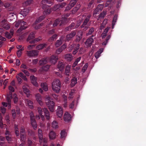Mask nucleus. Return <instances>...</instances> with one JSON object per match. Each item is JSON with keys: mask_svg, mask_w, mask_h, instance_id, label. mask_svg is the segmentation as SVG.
Here are the masks:
<instances>
[{"mask_svg": "<svg viewBox=\"0 0 146 146\" xmlns=\"http://www.w3.org/2000/svg\"><path fill=\"white\" fill-rule=\"evenodd\" d=\"M45 103L48 106L49 110L51 112L54 110V103L52 100L51 98L48 96H46L45 98Z\"/></svg>", "mask_w": 146, "mask_h": 146, "instance_id": "nucleus-1", "label": "nucleus"}, {"mask_svg": "<svg viewBox=\"0 0 146 146\" xmlns=\"http://www.w3.org/2000/svg\"><path fill=\"white\" fill-rule=\"evenodd\" d=\"M14 24L16 28H18L19 26H20V28L17 31L18 33H20L22 30L25 29L27 27V26H25L26 23L22 20L16 21L14 23Z\"/></svg>", "mask_w": 146, "mask_h": 146, "instance_id": "nucleus-2", "label": "nucleus"}, {"mask_svg": "<svg viewBox=\"0 0 146 146\" xmlns=\"http://www.w3.org/2000/svg\"><path fill=\"white\" fill-rule=\"evenodd\" d=\"M61 87L60 81L58 79L54 80L52 83V89L56 93H58L60 90Z\"/></svg>", "mask_w": 146, "mask_h": 146, "instance_id": "nucleus-3", "label": "nucleus"}, {"mask_svg": "<svg viewBox=\"0 0 146 146\" xmlns=\"http://www.w3.org/2000/svg\"><path fill=\"white\" fill-rule=\"evenodd\" d=\"M35 99L39 104L42 106L43 105V102L42 101V99L41 95L39 93H37L35 95Z\"/></svg>", "mask_w": 146, "mask_h": 146, "instance_id": "nucleus-4", "label": "nucleus"}, {"mask_svg": "<svg viewBox=\"0 0 146 146\" xmlns=\"http://www.w3.org/2000/svg\"><path fill=\"white\" fill-rule=\"evenodd\" d=\"M44 18V16H42L40 17L38 19H37L34 23L33 25V26L34 27L35 29H39L40 28L41 25V24H40L38 25H36L35 26H34L37 23L41 21Z\"/></svg>", "mask_w": 146, "mask_h": 146, "instance_id": "nucleus-5", "label": "nucleus"}, {"mask_svg": "<svg viewBox=\"0 0 146 146\" xmlns=\"http://www.w3.org/2000/svg\"><path fill=\"white\" fill-rule=\"evenodd\" d=\"M56 113L58 117L60 118L62 117L63 114L62 108L60 106H58L56 110Z\"/></svg>", "mask_w": 146, "mask_h": 146, "instance_id": "nucleus-6", "label": "nucleus"}, {"mask_svg": "<svg viewBox=\"0 0 146 146\" xmlns=\"http://www.w3.org/2000/svg\"><path fill=\"white\" fill-rule=\"evenodd\" d=\"M20 134L21 140L24 141L25 139V131L23 127H21Z\"/></svg>", "mask_w": 146, "mask_h": 146, "instance_id": "nucleus-7", "label": "nucleus"}, {"mask_svg": "<svg viewBox=\"0 0 146 146\" xmlns=\"http://www.w3.org/2000/svg\"><path fill=\"white\" fill-rule=\"evenodd\" d=\"M30 79L32 84L35 87H38V85L37 82V78L34 76H30Z\"/></svg>", "mask_w": 146, "mask_h": 146, "instance_id": "nucleus-8", "label": "nucleus"}, {"mask_svg": "<svg viewBox=\"0 0 146 146\" xmlns=\"http://www.w3.org/2000/svg\"><path fill=\"white\" fill-rule=\"evenodd\" d=\"M27 55L30 57H33L36 56L38 54V52L36 50H33L27 51Z\"/></svg>", "mask_w": 146, "mask_h": 146, "instance_id": "nucleus-9", "label": "nucleus"}, {"mask_svg": "<svg viewBox=\"0 0 146 146\" xmlns=\"http://www.w3.org/2000/svg\"><path fill=\"white\" fill-rule=\"evenodd\" d=\"M25 76L23 73L21 72L16 76V78L19 84H21L22 83V79L21 78H22Z\"/></svg>", "mask_w": 146, "mask_h": 146, "instance_id": "nucleus-10", "label": "nucleus"}, {"mask_svg": "<svg viewBox=\"0 0 146 146\" xmlns=\"http://www.w3.org/2000/svg\"><path fill=\"white\" fill-rule=\"evenodd\" d=\"M58 59V57L57 56L52 55L50 57L49 62L52 64H55L57 60Z\"/></svg>", "mask_w": 146, "mask_h": 146, "instance_id": "nucleus-11", "label": "nucleus"}, {"mask_svg": "<svg viewBox=\"0 0 146 146\" xmlns=\"http://www.w3.org/2000/svg\"><path fill=\"white\" fill-rule=\"evenodd\" d=\"M50 59V57H45L41 59L39 62V64L40 65H42L48 62H49V59Z\"/></svg>", "mask_w": 146, "mask_h": 146, "instance_id": "nucleus-12", "label": "nucleus"}, {"mask_svg": "<svg viewBox=\"0 0 146 146\" xmlns=\"http://www.w3.org/2000/svg\"><path fill=\"white\" fill-rule=\"evenodd\" d=\"M38 135L39 139V142L40 143H42L43 141V133L42 130L39 129L38 130Z\"/></svg>", "mask_w": 146, "mask_h": 146, "instance_id": "nucleus-13", "label": "nucleus"}, {"mask_svg": "<svg viewBox=\"0 0 146 146\" xmlns=\"http://www.w3.org/2000/svg\"><path fill=\"white\" fill-rule=\"evenodd\" d=\"M104 7V5L102 4H99L97 6L96 8L94 11V14H97L100 11H101Z\"/></svg>", "mask_w": 146, "mask_h": 146, "instance_id": "nucleus-14", "label": "nucleus"}, {"mask_svg": "<svg viewBox=\"0 0 146 146\" xmlns=\"http://www.w3.org/2000/svg\"><path fill=\"white\" fill-rule=\"evenodd\" d=\"M1 25L2 27L6 30L9 29L10 27V26L7 24V22L5 19L2 21Z\"/></svg>", "mask_w": 146, "mask_h": 146, "instance_id": "nucleus-15", "label": "nucleus"}, {"mask_svg": "<svg viewBox=\"0 0 146 146\" xmlns=\"http://www.w3.org/2000/svg\"><path fill=\"white\" fill-rule=\"evenodd\" d=\"M70 115L67 112H66L64 115V119L65 121H68L71 119Z\"/></svg>", "mask_w": 146, "mask_h": 146, "instance_id": "nucleus-16", "label": "nucleus"}, {"mask_svg": "<svg viewBox=\"0 0 146 146\" xmlns=\"http://www.w3.org/2000/svg\"><path fill=\"white\" fill-rule=\"evenodd\" d=\"M76 34L75 31H72L69 34L67 35L66 37V39L67 40H69L71 38L73 37Z\"/></svg>", "mask_w": 146, "mask_h": 146, "instance_id": "nucleus-17", "label": "nucleus"}, {"mask_svg": "<svg viewBox=\"0 0 146 146\" xmlns=\"http://www.w3.org/2000/svg\"><path fill=\"white\" fill-rule=\"evenodd\" d=\"M21 11L20 14L22 15L23 16H25L29 12V9L27 8H25L23 10L21 9Z\"/></svg>", "mask_w": 146, "mask_h": 146, "instance_id": "nucleus-18", "label": "nucleus"}, {"mask_svg": "<svg viewBox=\"0 0 146 146\" xmlns=\"http://www.w3.org/2000/svg\"><path fill=\"white\" fill-rule=\"evenodd\" d=\"M94 40L92 38H90L88 39L85 42V44L88 47H89L91 46L92 43L93 42Z\"/></svg>", "mask_w": 146, "mask_h": 146, "instance_id": "nucleus-19", "label": "nucleus"}, {"mask_svg": "<svg viewBox=\"0 0 146 146\" xmlns=\"http://www.w3.org/2000/svg\"><path fill=\"white\" fill-rule=\"evenodd\" d=\"M82 31L78 32L77 34V38L76 40V42H79L82 39Z\"/></svg>", "mask_w": 146, "mask_h": 146, "instance_id": "nucleus-20", "label": "nucleus"}, {"mask_svg": "<svg viewBox=\"0 0 146 146\" xmlns=\"http://www.w3.org/2000/svg\"><path fill=\"white\" fill-rule=\"evenodd\" d=\"M25 103L26 105L29 106L30 108H33V102L27 99L25 100Z\"/></svg>", "mask_w": 146, "mask_h": 146, "instance_id": "nucleus-21", "label": "nucleus"}, {"mask_svg": "<svg viewBox=\"0 0 146 146\" xmlns=\"http://www.w3.org/2000/svg\"><path fill=\"white\" fill-rule=\"evenodd\" d=\"M56 133L53 131H51L49 134V137L50 139H54L56 138Z\"/></svg>", "mask_w": 146, "mask_h": 146, "instance_id": "nucleus-22", "label": "nucleus"}, {"mask_svg": "<svg viewBox=\"0 0 146 146\" xmlns=\"http://www.w3.org/2000/svg\"><path fill=\"white\" fill-rule=\"evenodd\" d=\"M23 89L24 93L26 95L27 97H29L30 95V93L29 90L25 86H23Z\"/></svg>", "mask_w": 146, "mask_h": 146, "instance_id": "nucleus-23", "label": "nucleus"}, {"mask_svg": "<svg viewBox=\"0 0 146 146\" xmlns=\"http://www.w3.org/2000/svg\"><path fill=\"white\" fill-rule=\"evenodd\" d=\"M43 110L44 113L45 114L46 118L48 119H49L50 118V113L47 109L46 108H44L43 109Z\"/></svg>", "mask_w": 146, "mask_h": 146, "instance_id": "nucleus-24", "label": "nucleus"}, {"mask_svg": "<svg viewBox=\"0 0 146 146\" xmlns=\"http://www.w3.org/2000/svg\"><path fill=\"white\" fill-rule=\"evenodd\" d=\"M65 58L68 61H70L73 59V56L70 54H68L65 55Z\"/></svg>", "mask_w": 146, "mask_h": 146, "instance_id": "nucleus-25", "label": "nucleus"}, {"mask_svg": "<svg viewBox=\"0 0 146 146\" xmlns=\"http://www.w3.org/2000/svg\"><path fill=\"white\" fill-rule=\"evenodd\" d=\"M13 30L11 29L10 31V33H9L8 32H6L5 33V36L7 38H10L13 35Z\"/></svg>", "mask_w": 146, "mask_h": 146, "instance_id": "nucleus-26", "label": "nucleus"}, {"mask_svg": "<svg viewBox=\"0 0 146 146\" xmlns=\"http://www.w3.org/2000/svg\"><path fill=\"white\" fill-rule=\"evenodd\" d=\"M64 38V37L62 36L61 37L60 40H58L57 41L56 43L55 44V46L56 47L59 46L62 43V41Z\"/></svg>", "mask_w": 146, "mask_h": 146, "instance_id": "nucleus-27", "label": "nucleus"}, {"mask_svg": "<svg viewBox=\"0 0 146 146\" xmlns=\"http://www.w3.org/2000/svg\"><path fill=\"white\" fill-rule=\"evenodd\" d=\"M40 86L41 88L45 91H47L48 90L47 85L45 83H42L41 84Z\"/></svg>", "mask_w": 146, "mask_h": 146, "instance_id": "nucleus-28", "label": "nucleus"}, {"mask_svg": "<svg viewBox=\"0 0 146 146\" xmlns=\"http://www.w3.org/2000/svg\"><path fill=\"white\" fill-rule=\"evenodd\" d=\"M90 17L91 15L90 14H88V15L83 23V25L81 26V28L83 27L84 25H85L87 24V23L89 21L90 18Z\"/></svg>", "mask_w": 146, "mask_h": 146, "instance_id": "nucleus-29", "label": "nucleus"}, {"mask_svg": "<svg viewBox=\"0 0 146 146\" xmlns=\"http://www.w3.org/2000/svg\"><path fill=\"white\" fill-rule=\"evenodd\" d=\"M90 17L91 15L90 14H88V15L83 23V25L81 26V28L83 27L84 25H85L87 24V23L89 21L90 18Z\"/></svg>", "mask_w": 146, "mask_h": 146, "instance_id": "nucleus-30", "label": "nucleus"}, {"mask_svg": "<svg viewBox=\"0 0 146 146\" xmlns=\"http://www.w3.org/2000/svg\"><path fill=\"white\" fill-rule=\"evenodd\" d=\"M64 64L61 62H59L58 65V68L60 71L62 70L64 68Z\"/></svg>", "mask_w": 146, "mask_h": 146, "instance_id": "nucleus-31", "label": "nucleus"}, {"mask_svg": "<svg viewBox=\"0 0 146 146\" xmlns=\"http://www.w3.org/2000/svg\"><path fill=\"white\" fill-rule=\"evenodd\" d=\"M31 123L33 128L34 129H36L37 128V124L35 120H31Z\"/></svg>", "mask_w": 146, "mask_h": 146, "instance_id": "nucleus-32", "label": "nucleus"}, {"mask_svg": "<svg viewBox=\"0 0 146 146\" xmlns=\"http://www.w3.org/2000/svg\"><path fill=\"white\" fill-rule=\"evenodd\" d=\"M46 45V44H40L36 46V49L38 50H41Z\"/></svg>", "mask_w": 146, "mask_h": 146, "instance_id": "nucleus-33", "label": "nucleus"}, {"mask_svg": "<svg viewBox=\"0 0 146 146\" xmlns=\"http://www.w3.org/2000/svg\"><path fill=\"white\" fill-rule=\"evenodd\" d=\"M60 138L61 139H64L66 136V133L65 131L63 130L61 131L60 133Z\"/></svg>", "mask_w": 146, "mask_h": 146, "instance_id": "nucleus-34", "label": "nucleus"}, {"mask_svg": "<svg viewBox=\"0 0 146 146\" xmlns=\"http://www.w3.org/2000/svg\"><path fill=\"white\" fill-rule=\"evenodd\" d=\"M103 51V48H101L99 51L96 52L95 54V57L96 58H99L100 55V54Z\"/></svg>", "mask_w": 146, "mask_h": 146, "instance_id": "nucleus-35", "label": "nucleus"}, {"mask_svg": "<svg viewBox=\"0 0 146 146\" xmlns=\"http://www.w3.org/2000/svg\"><path fill=\"white\" fill-rule=\"evenodd\" d=\"M109 29L110 28L108 27L104 30L103 33H102L101 35L102 37V38H104L105 37L106 35V34Z\"/></svg>", "mask_w": 146, "mask_h": 146, "instance_id": "nucleus-36", "label": "nucleus"}, {"mask_svg": "<svg viewBox=\"0 0 146 146\" xmlns=\"http://www.w3.org/2000/svg\"><path fill=\"white\" fill-rule=\"evenodd\" d=\"M109 29L110 28L108 27L104 30L103 33H102L101 35L102 37V38H104L105 37L106 35V34Z\"/></svg>", "mask_w": 146, "mask_h": 146, "instance_id": "nucleus-37", "label": "nucleus"}, {"mask_svg": "<svg viewBox=\"0 0 146 146\" xmlns=\"http://www.w3.org/2000/svg\"><path fill=\"white\" fill-rule=\"evenodd\" d=\"M76 3V1L75 0H71L69 4L68 7H69V9H70L72 7H73Z\"/></svg>", "mask_w": 146, "mask_h": 146, "instance_id": "nucleus-38", "label": "nucleus"}, {"mask_svg": "<svg viewBox=\"0 0 146 146\" xmlns=\"http://www.w3.org/2000/svg\"><path fill=\"white\" fill-rule=\"evenodd\" d=\"M117 15H115L113 19V21H112V28L113 29L114 27V26L115 24V23L116 22L117 19Z\"/></svg>", "mask_w": 146, "mask_h": 146, "instance_id": "nucleus-39", "label": "nucleus"}, {"mask_svg": "<svg viewBox=\"0 0 146 146\" xmlns=\"http://www.w3.org/2000/svg\"><path fill=\"white\" fill-rule=\"evenodd\" d=\"M2 116L1 113H0V127L1 128H3L4 126H6L5 124H3V122L2 120Z\"/></svg>", "mask_w": 146, "mask_h": 146, "instance_id": "nucleus-40", "label": "nucleus"}, {"mask_svg": "<svg viewBox=\"0 0 146 146\" xmlns=\"http://www.w3.org/2000/svg\"><path fill=\"white\" fill-rule=\"evenodd\" d=\"M52 127L54 129H56L58 127V123L55 121H54L52 123Z\"/></svg>", "mask_w": 146, "mask_h": 146, "instance_id": "nucleus-41", "label": "nucleus"}, {"mask_svg": "<svg viewBox=\"0 0 146 146\" xmlns=\"http://www.w3.org/2000/svg\"><path fill=\"white\" fill-rule=\"evenodd\" d=\"M10 97L11 98H13L12 96V94H10L9 96V95L7 96V100L9 103V105L8 106V108L9 109L10 108H11L10 104V99L9 98Z\"/></svg>", "mask_w": 146, "mask_h": 146, "instance_id": "nucleus-42", "label": "nucleus"}, {"mask_svg": "<svg viewBox=\"0 0 146 146\" xmlns=\"http://www.w3.org/2000/svg\"><path fill=\"white\" fill-rule=\"evenodd\" d=\"M50 67V65H47L46 66H43L42 68H41L40 70L41 71H42V70H44V71H47V70Z\"/></svg>", "mask_w": 146, "mask_h": 146, "instance_id": "nucleus-43", "label": "nucleus"}, {"mask_svg": "<svg viewBox=\"0 0 146 146\" xmlns=\"http://www.w3.org/2000/svg\"><path fill=\"white\" fill-rule=\"evenodd\" d=\"M34 38V33H31L29 35L28 38H27V41H29L31 40L32 39Z\"/></svg>", "mask_w": 146, "mask_h": 146, "instance_id": "nucleus-44", "label": "nucleus"}, {"mask_svg": "<svg viewBox=\"0 0 146 146\" xmlns=\"http://www.w3.org/2000/svg\"><path fill=\"white\" fill-rule=\"evenodd\" d=\"M81 58V57H79L74 62V64H73L72 65V67L74 68L75 66H76L78 62L80 61V60Z\"/></svg>", "mask_w": 146, "mask_h": 146, "instance_id": "nucleus-45", "label": "nucleus"}, {"mask_svg": "<svg viewBox=\"0 0 146 146\" xmlns=\"http://www.w3.org/2000/svg\"><path fill=\"white\" fill-rule=\"evenodd\" d=\"M24 48L23 47L19 49L17 52V56L19 57H20L21 55L22 51L23 50Z\"/></svg>", "mask_w": 146, "mask_h": 146, "instance_id": "nucleus-46", "label": "nucleus"}, {"mask_svg": "<svg viewBox=\"0 0 146 146\" xmlns=\"http://www.w3.org/2000/svg\"><path fill=\"white\" fill-rule=\"evenodd\" d=\"M77 79L75 78H73L72 80V82L71 83V86H74L77 83Z\"/></svg>", "mask_w": 146, "mask_h": 146, "instance_id": "nucleus-47", "label": "nucleus"}, {"mask_svg": "<svg viewBox=\"0 0 146 146\" xmlns=\"http://www.w3.org/2000/svg\"><path fill=\"white\" fill-rule=\"evenodd\" d=\"M79 44H76V46L74 48V50L73 52V54H75L77 52V50L79 48Z\"/></svg>", "mask_w": 146, "mask_h": 146, "instance_id": "nucleus-48", "label": "nucleus"}, {"mask_svg": "<svg viewBox=\"0 0 146 146\" xmlns=\"http://www.w3.org/2000/svg\"><path fill=\"white\" fill-rule=\"evenodd\" d=\"M71 68L70 65H68L66 67L65 70V73L66 74L68 75V73H69Z\"/></svg>", "mask_w": 146, "mask_h": 146, "instance_id": "nucleus-49", "label": "nucleus"}, {"mask_svg": "<svg viewBox=\"0 0 146 146\" xmlns=\"http://www.w3.org/2000/svg\"><path fill=\"white\" fill-rule=\"evenodd\" d=\"M42 39V38L40 37H38V38H36L33 40H32L29 42V43H34L36 41H38L40 40H41Z\"/></svg>", "mask_w": 146, "mask_h": 146, "instance_id": "nucleus-50", "label": "nucleus"}, {"mask_svg": "<svg viewBox=\"0 0 146 146\" xmlns=\"http://www.w3.org/2000/svg\"><path fill=\"white\" fill-rule=\"evenodd\" d=\"M15 134L17 136L19 135V132L18 130V128L17 125H15Z\"/></svg>", "mask_w": 146, "mask_h": 146, "instance_id": "nucleus-51", "label": "nucleus"}, {"mask_svg": "<svg viewBox=\"0 0 146 146\" xmlns=\"http://www.w3.org/2000/svg\"><path fill=\"white\" fill-rule=\"evenodd\" d=\"M9 18H10L9 20H10V21H11V20H13V19L14 18V17H16V14H15L14 13H10L9 15Z\"/></svg>", "mask_w": 146, "mask_h": 146, "instance_id": "nucleus-52", "label": "nucleus"}, {"mask_svg": "<svg viewBox=\"0 0 146 146\" xmlns=\"http://www.w3.org/2000/svg\"><path fill=\"white\" fill-rule=\"evenodd\" d=\"M112 0H108L106 3L105 7H111V1Z\"/></svg>", "mask_w": 146, "mask_h": 146, "instance_id": "nucleus-53", "label": "nucleus"}, {"mask_svg": "<svg viewBox=\"0 0 146 146\" xmlns=\"http://www.w3.org/2000/svg\"><path fill=\"white\" fill-rule=\"evenodd\" d=\"M76 44H73L71 45H70L69 47V50L70 51H71L73 49H74V48L76 46Z\"/></svg>", "mask_w": 146, "mask_h": 146, "instance_id": "nucleus-54", "label": "nucleus"}, {"mask_svg": "<svg viewBox=\"0 0 146 146\" xmlns=\"http://www.w3.org/2000/svg\"><path fill=\"white\" fill-rule=\"evenodd\" d=\"M6 139L9 143L11 142L12 141V139L11 137V135L10 136H6Z\"/></svg>", "mask_w": 146, "mask_h": 146, "instance_id": "nucleus-55", "label": "nucleus"}, {"mask_svg": "<svg viewBox=\"0 0 146 146\" xmlns=\"http://www.w3.org/2000/svg\"><path fill=\"white\" fill-rule=\"evenodd\" d=\"M94 31V29L93 28H91L89 30V32L88 33H87L86 35L87 36L89 35H91L93 32Z\"/></svg>", "mask_w": 146, "mask_h": 146, "instance_id": "nucleus-56", "label": "nucleus"}, {"mask_svg": "<svg viewBox=\"0 0 146 146\" xmlns=\"http://www.w3.org/2000/svg\"><path fill=\"white\" fill-rule=\"evenodd\" d=\"M41 116V119L42 121H43L44 120V116L42 115H37L36 116V119H39L40 118V116Z\"/></svg>", "mask_w": 146, "mask_h": 146, "instance_id": "nucleus-57", "label": "nucleus"}, {"mask_svg": "<svg viewBox=\"0 0 146 146\" xmlns=\"http://www.w3.org/2000/svg\"><path fill=\"white\" fill-rule=\"evenodd\" d=\"M57 36V35H53L49 39V41L51 42L53 41L54 39L56 38Z\"/></svg>", "mask_w": 146, "mask_h": 146, "instance_id": "nucleus-58", "label": "nucleus"}, {"mask_svg": "<svg viewBox=\"0 0 146 146\" xmlns=\"http://www.w3.org/2000/svg\"><path fill=\"white\" fill-rule=\"evenodd\" d=\"M51 11V9H48L46 10H45L44 12V14L45 15H48L50 13Z\"/></svg>", "mask_w": 146, "mask_h": 146, "instance_id": "nucleus-59", "label": "nucleus"}, {"mask_svg": "<svg viewBox=\"0 0 146 146\" xmlns=\"http://www.w3.org/2000/svg\"><path fill=\"white\" fill-rule=\"evenodd\" d=\"M38 113L40 115H42V114L43 111L42 108L40 107H38Z\"/></svg>", "mask_w": 146, "mask_h": 146, "instance_id": "nucleus-60", "label": "nucleus"}, {"mask_svg": "<svg viewBox=\"0 0 146 146\" xmlns=\"http://www.w3.org/2000/svg\"><path fill=\"white\" fill-rule=\"evenodd\" d=\"M13 100L15 103H16L18 101V98L17 95L15 94L13 95Z\"/></svg>", "mask_w": 146, "mask_h": 146, "instance_id": "nucleus-61", "label": "nucleus"}, {"mask_svg": "<svg viewBox=\"0 0 146 146\" xmlns=\"http://www.w3.org/2000/svg\"><path fill=\"white\" fill-rule=\"evenodd\" d=\"M60 22L59 19H58L56 20L54 22V23L53 24V26L54 27L56 26L59 23V22Z\"/></svg>", "mask_w": 146, "mask_h": 146, "instance_id": "nucleus-62", "label": "nucleus"}, {"mask_svg": "<svg viewBox=\"0 0 146 146\" xmlns=\"http://www.w3.org/2000/svg\"><path fill=\"white\" fill-rule=\"evenodd\" d=\"M88 64L87 63L86 64L84 65L82 69V71L83 72H84L86 70L88 67Z\"/></svg>", "mask_w": 146, "mask_h": 146, "instance_id": "nucleus-63", "label": "nucleus"}, {"mask_svg": "<svg viewBox=\"0 0 146 146\" xmlns=\"http://www.w3.org/2000/svg\"><path fill=\"white\" fill-rule=\"evenodd\" d=\"M21 71L23 72L26 76H29L30 75V74L27 70L23 69L21 70Z\"/></svg>", "mask_w": 146, "mask_h": 146, "instance_id": "nucleus-64", "label": "nucleus"}]
</instances>
